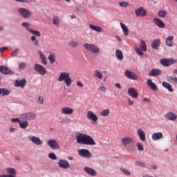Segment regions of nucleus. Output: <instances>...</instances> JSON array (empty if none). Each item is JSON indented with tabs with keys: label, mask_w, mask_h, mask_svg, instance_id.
<instances>
[{
	"label": "nucleus",
	"mask_w": 177,
	"mask_h": 177,
	"mask_svg": "<svg viewBox=\"0 0 177 177\" xmlns=\"http://www.w3.org/2000/svg\"><path fill=\"white\" fill-rule=\"evenodd\" d=\"M153 21L159 28H165V24H164L160 19L153 18Z\"/></svg>",
	"instance_id": "b1692460"
},
{
	"label": "nucleus",
	"mask_w": 177,
	"mask_h": 177,
	"mask_svg": "<svg viewBox=\"0 0 177 177\" xmlns=\"http://www.w3.org/2000/svg\"><path fill=\"white\" fill-rule=\"evenodd\" d=\"M27 67V63L20 62L19 64V70H25Z\"/></svg>",
	"instance_id": "a18cd8bd"
},
{
	"label": "nucleus",
	"mask_w": 177,
	"mask_h": 177,
	"mask_svg": "<svg viewBox=\"0 0 177 177\" xmlns=\"http://www.w3.org/2000/svg\"><path fill=\"white\" fill-rule=\"evenodd\" d=\"M86 118L90 121H92L93 124H95L98 120L97 115H96V114H95V113H93L92 111H88L87 112Z\"/></svg>",
	"instance_id": "2eb2a0df"
},
{
	"label": "nucleus",
	"mask_w": 177,
	"mask_h": 177,
	"mask_svg": "<svg viewBox=\"0 0 177 177\" xmlns=\"http://www.w3.org/2000/svg\"><path fill=\"white\" fill-rule=\"evenodd\" d=\"M57 81L59 82H64L66 86H71V84H73V79L71 78V76H70V73L67 72L61 73L57 77Z\"/></svg>",
	"instance_id": "f03ea898"
},
{
	"label": "nucleus",
	"mask_w": 177,
	"mask_h": 177,
	"mask_svg": "<svg viewBox=\"0 0 177 177\" xmlns=\"http://www.w3.org/2000/svg\"><path fill=\"white\" fill-rule=\"evenodd\" d=\"M48 59L50 63V64H53L56 62V53H51L49 54Z\"/></svg>",
	"instance_id": "473e14b6"
},
{
	"label": "nucleus",
	"mask_w": 177,
	"mask_h": 177,
	"mask_svg": "<svg viewBox=\"0 0 177 177\" xmlns=\"http://www.w3.org/2000/svg\"><path fill=\"white\" fill-rule=\"evenodd\" d=\"M22 27L24 28H26V31L28 32H30V34H32L33 35H35V37H41V32L38 30H35L32 28H30L31 24L28 22H22L21 24Z\"/></svg>",
	"instance_id": "423d86ee"
},
{
	"label": "nucleus",
	"mask_w": 177,
	"mask_h": 177,
	"mask_svg": "<svg viewBox=\"0 0 177 177\" xmlns=\"http://www.w3.org/2000/svg\"><path fill=\"white\" fill-rule=\"evenodd\" d=\"M100 117H109L110 115V109H102L100 112Z\"/></svg>",
	"instance_id": "72a5a7b5"
},
{
	"label": "nucleus",
	"mask_w": 177,
	"mask_h": 177,
	"mask_svg": "<svg viewBox=\"0 0 177 177\" xmlns=\"http://www.w3.org/2000/svg\"><path fill=\"white\" fill-rule=\"evenodd\" d=\"M21 120L19 118H12L11 119V122H18V124H20V121Z\"/></svg>",
	"instance_id": "4d7b16f0"
},
{
	"label": "nucleus",
	"mask_w": 177,
	"mask_h": 177,
	"mask_svg": "<svg viewBox=\"0 0 177 177\" xmlns=\"http://www.w3.org/2000/svg\"><path fill=\"white\" fill-rule=\"evenodd\" d=\"M28 139L30 140V142L36 146H42V145H44V141L37 136H28Z\"/></svg>",
	"instance_id": "6e6552de"
},
{
	"label": "nucleus",
	"mask_w": 177,
	"mask_h": 177,
	"mask_svg": "<svg viewBox=\"0 0 177 177\" xmlns=\"http://www.w3.org/2000/svg\"><path fill=\"white\" fill-rule=\"evenodd\" d=\"M18 14L23 19H30V17L32 16V13L30 10L25 8H19L17 10Z\"/></svg>",
	"instance_id": "0eeeda50"
},
{
	"label": "nucleus",
	"mask_w": 177,
	"mask_h": 177,
	"mask_svg": "<svg viewBox=\"0 0 177 177\" xmlns=\"http://www.w3.org/2000/svg\"><path fill=\"white\" fill-rule=\"evenodd\" d=\"M6 172L8 173V175H11V176H16V169L14 168L8 167L6 169Z\"/></svg>",
	"instance_id": "37998d69"
},
{
	"label": "nucleus",
	"mask_w": 177,
	"mask_h": 177,
	"mask_svg": "<svg viewBox=\"0 0 177 177\" xmlns=\"http://www.w3.org/2000/svg\"><path fill=\"white\" fill-rule=\"evenodd\" d=\"M38 104H44V97L39 96L37 99Z\"/></svg>",
	"instance_id": "6e6d98bb"
},
{
	"label": "nucleus",
	"mask_w": 177,
	"mask_h": 177,
	"mask_svg": "<svg viewBox=\"0 0 177 177\" xmlns=\"http://www.w3.org/2000/svg\"><path fill=\"white\" fill-rule=\"evenodd\" d=\"M34 45H35V46H38L39 45V40L36 39V40L34 41Z\"/></svg>",
	"instance_id": "69168bd1"
},
{
	"label": "nucleus",
	"mask_w": 177,
	"mask_h": 177,
	"mask_svg": "<svg viewBox=\"0 0 177 177\" xmlns=\"http://www.w3.org/2000/svg\"><path fill=\"white\" fill-rule=\"evenodd\" d=\"M135 165H138V167H142V168H146V165L142 161L135 162Z\"/></svg>",
	"instance_id": "8fccbe9b"
},
{
	"label": "nucleus",
	"mask_w": 177,
	"mask_h": 177,
	"mask_svg": "<svg viewBox=\"0 0 177 177\" xmlns=\"http://www.w3.org/2000/svg\"><path fill=\"white\" fill-rule=\"evenodd\" d=\"M160 45H161V41L160 39H155L151 43L152 49H158L160 48Z\"/></svg>",
	"instance_id": "c85d7f7f"
},
{
	"label": "nucleus",
	"mask_w": 177,
	"mask_h": 177,
	"mask_svg": "<svg viewBox=\"0 0 177 177\" xmlns=\"http://www.w3.org/2000/svg\"><path fill=\"white\" fill-rule=\"evenodd\" d=\"M34 70L38 73L39 75H45L46 74V68L39 64H35Z\"/></svg>",
	"instance_id": "1a4fd4ad"
},
{
	"label": "nucleus",
	"mask_w": 177,
	"mask_h": 177,
	"mask_svg": "<svg viewBox=\"0 0 177 177\" xmlns=\"http://www.w3.org/2000/svg\"><path fill=\"white\" fill-rule=\"evenodd\" d=\"M20 120H24L25 121H34L37 120V114L34 112H27L20 115Z\"/></svg>",
	"instance_id": "39448f33"
},
{
	"label": "nucleus",
	"mask_w": 177,
	"mask_h": 177,
	"mask_svg": "<svg viewBox=\"0 0 177 177\" xmlns=\"http://www.w3.org/2000/svg\"><path fill=\"white\" fill-rule=\"evenodd\" d=\"M84 171L86 172V174H88V175H90V176H96V171L95 169L89 167H84Z\"/></svg>",
	"instance_id": "393cba45"
},
{
	"label": "nucleus",
	"mask_w": 177,
	"mask_h": 177,
	"mask_svg": "<svg viewBox=\"0 0 177 177\" xmlns=\"http://www.w3.org/2000/svg\"><path fill=\"white\" fill-rule=\"evenodd\" d=\"M77 86H79V88H82L84 86V84L81 82L80 81L76 82Z\"/></svg>",
	"instance_id": "bf43d9fd"
},
{
	"label": "nucleus",
	"mask_w": 177,
	"mask_h": 177,
	"mask_svg": "<svg viewBox=\"0 0 177 177\" xmlns=\"http://www.w3.org/2000/svg\"><path fill=\"white\" fill-rule=\"evenodd\" d=\"M120 171L122 172H123V174H124V175H127V176L131 175V172L129 171H128V169H127L120 168Z\"/></svg>",
	"instance_id": "864d4df0"
},
{
	"label": "nucleus",
	"mask_w": 177,
	"mask_h": 177,
	"mask_svg": "<svg viewBox=\"0 0 177 177\" xmlns=\"http://www.w3.org/2000/svg\"><path fill=\"white\" fill-rule=\"evenodd\" d=\"M119 5L121 6V8H128V6H129V3L125 1L119 2Z\"/></svg>",
	"instance_id": "3c124183"
},
{
	"label": "nucleus",
	"mask_w": 177,
	"mask_h": 177,
	"mask_svg": "<svg viewBox=\"0 0 177 177\" xmlns=\"http://www.w3.org/2000/svg\"><path fill=\"white\" fill-rule=\"evenodd\" d=\"M152 140H161L162 138H164V136L162 135V133L161 132H157L153 133L151 136Z\"/></svg>",
	"instance_id": "bb28decb"
},
{
	"label": "nucleus",
	"mask_w": 177,
	"mask_h": 177,
	"mask_svg": "<svg viewBox=\"0 0 177 177\" xmlns=\"http://www.w3.org/2000/svg\"><path fill=\"white\" fill-rule=\"evenodd\" d=\"M127 100H128L129 106H132L133 104H135V101L131 100L130 98H127Z\"/></svg>",
	"instance_id": "680f3d73"
},
{
	"label": "nucleus",
	"mask_w": 177,
	"mask_h": 177,
	"mask_svg": "<svg viewBox=\"0 0 177 177\" xmlns=\"http://www.w3.org/2000/svg\"><path fill=\"white\" fill-rule=\"evenodd\" d=\"M79 45L80 43L74 39H71L68 41V46H70L71 48H77V46H78Z\"/></svg>",
	"instance_id": "79ce46f5"
},
{
	"label": "nucleus",
	"mask_w": 177,
	"mask_h": 177,
	"mask_svg": "<svg viewBox=\"0 0 177 177\" xmlns=\"http://www.w3.org/2000/svg\"><path fill=\"white\" fill-rule=\"evenodd\" d=\"M30 40L32 41H37V37H35V36H32V37H30Z\"/></svg>",
	"instance_id": "338daca9"
},
{
	"label": "nucleus",
	"mask_w": 177,
	"mask_h": 177,
	"mask_svg": "<svg viewBox=\"0 0 177 177\" xmlns=\"http://www.w3.org/2000/svg\"><path fill=\"white\" fill-rule=\"evenodd\" d=\"M140 48L138 46H134V50L139 56H143L145 55V53L143 52H146L147 50V44L143 39H140Z\"/></svg>",
	"instance_id": "7ed1b4c3"
},
{
	"label": "nucleus",
	"mask_w": 177,
	"mask_h": 177,
	"mask_svg": "<svg viewBox=\"0 0 177 177\" xmlns=\"http://www.w3.org/2000/svg\"><path fill=\"white\" fill-rule=\"evenodd\" d=\"M120 27L124 32V35L127 37V35H129V30L128 29V27H127V26H125V24H122V22H120Z\"/></svg>",
	"instance_id": "c9c22d12"
},
{
	"label": "nucleus",
	"mask_w": 177,
	"mask_h": 177,
	"mask_svg": "<svg viewBox=\"0 0 177 177\" xmlns=\"http://www.w3.org/2000/svg\"><path fill=\"white\" fill-rule=\"evenodd\" d=\"M173 41H174V36H169L167 37L165 40L167 46H169V48H172L174 46Z\"/></svg>",
	"instance_id": "7c9ffc66"
},
{
	"label": "nucleus",
	"mask_w": 177,
	"mask_h": 177,
	"mask_svg": "<svg viewBox=\"0 0 177 177\" xmlns=\"http://www.w3.org/2000/svg\"><path fill=\"white\" fill-rule=\"evenodd\" d=\"M19 52H20V50H19V48H16L10 54V56L12 57H15L16 56H17V55H19Z\"/></svg>",
	"instance_id": "de8ad7c7"
},
{
	"label": "nucleus",
	"mask_w": 177,
	"mask_h": 177,
	"mask_svg": "<svg viewBox=\"0 0 177 177\" xmlns=\"http://www.w3.org/2000/svg\"><path fill=\"white\" fill-rule=\"evenodd\" d=\"M37 53L40 57L42 64H44V66H46V64H48V62H46V56H45V54L42 53V51L41 50H38Z\"/></svg>",
	"instance_id": "cd10ccee"
},
{
	"label": "nucleus",
	"mask_w": 177,
	"mask_h": 177,
	"mask_svg": "<svg viewBox=\"0 0 177 177\" xmlns=\"http://www.w3.org/2000/svg\"><path fill=\"white\" fill-rule=\"evenodd\" d=\"M48 146L52 149V150H59L60 145L59 142L55 139H50L47 141Z\"/></svg>",
	"instance_id": "9b49d317"
},
{
	"label": "nucleus",
	"mask_w": 177,
	"mask_h": 177,
	"mask_svg": "<svg viewBox=\"0 0 177 177\" xmlns=\"http://www.w3.org/2000/svg\"><path fill=\"white\" fill-rule=\"evenodd\" d=\"M162 74V71L158 68H153L149 71V75L150 77H160Z\"/></svg>",
	"instance_id": "aec40b11"
},
{
	"label": "nucleus",
	"mask_w": 177,
	"mask_h": 177,
	"mask_svg": "<svg viewBox=\"0 0 177 177\" xmlns=\"http://www.w3.org/2000/svg\"><path fill=\"white\" fill-rule=\"evenodd\" d=\"M93 75L98 80H102V78H103V73H102V72H100L99 70H95L93 71Z\"/></svg>",
	"instance_id": "a19ab883"
},
{
	"label": "nucleus",
	"mask_w": 177,
	"mask_h": 177,
	"mask_svg": "<svg viewBox=\"0 0 177 177\" xmlns=\"http://www.w3.org/2000/svg\"><path fill=\"white\" fill-rule=\"evenodd\" d=\"M151 167L152 168V169H157L158 167L156 165H151Z\"/></svg>",
	"instance_id": "774afa93"
},
{
	"label": "nucleus",
	"mask_w": 177,
	"mask_h": 177,
	"mask_svg": "<svg viewBox=\"0 0 177 177\" xmlns=\"http://www.w3.org/2000/svg\"><path fill=\"white\" fill-rule=\"evenodd\" d=\"M137 135L142 142L146 141V133H145V131L142 129L137 130Z\"/></svg>",
	"instance_id": "a878e982"
},
{
	"label": "nucleus",
	"mask_w": 177,
	"mask_h": 177,
	"mask_svg": "<svg viewBox=\"0 0 177 177\" xmlns=\"http://www.w3.org/2000/svg\"><path fill=\"white\" fill-rule=\"evenodd\" d=\"M115 56L118 60H120V62L124 60V55L122 54V51H121V50H116Z\"/></svg>",
	"instance_id": "4c0bfd02"
},
{
	"label": "nucleus",
	"mask_w": 177,
	"mask_h": 177,
	"mask_svg": "<svg viewBox=\"0 0 177 177\" xmlns=\"http://www.w3.org/2000/svg\"><path fill=\"white\" fill-rule=\"evenodd\" d=\"M48 158H50V160H57V156L53 152H50L48 153Z\"/></svg>",
	"instance_id": "09e8293b"
},
{
	"label": "nucleus",
	"mask_w": 177,
	"mask_h": 177,
	"mask_svg": "<svg viewBox=\"0 0 177 177\" xmlns=\"http://www.w3.org/2000/svg\"><path fill=\"white\" fill-rule=\"evenodd\" d=\"M0 73L4 75H12L15 72L12 71L8 66H0Z\"/></svg>",
	"instance_id": "dca6fc26"
},
{
	"label": "nucleus",
	"mask_w": 177,
	"mask_h": 177,
	"mask_svg": "<svg viewBox=\"0 0 177 177\" xmlns=\"http://www.w3.org/2000/svg\"><path fill=\"white\" fill-rule=\"evenodd\" d=\"M74 113V110L68 106H65L61 109V114L63 115H71Z\"/></svg>",
	"instance_id": "f3484780"
},
{
	"label": "nucleus",
	"mask_w": 177,
	"mask_h": 177,
	"mask_svg": "<svg viewBox=\"0 0 177 177\" xmlns=\"http://www.w3.org/2000/svg\"><path fill=\"white\" fill-rule=\"evenodd\" d=\"M135 15L137 17H145L147 16V10H146L143 7H139L135 10Z\"/></svg>",
	"instance_id": "f8f14e48"
},
{
	"label": "nucleus",
	"mask_w": 177,
	"mask_h": 177,
	"mask_svg": "<svg viewBox=\"0 0 177 177\" xmlns=\"http://www.w3.org/2000/svg\"><path fill=\"white\" fill-rule=\"evenodd\" d=\"M28 125H30V123L24 120H21L19 124V128H21V129H26Z\"/></svg>",
	"instance_id": "2f4dec72"
},
{
	"label": "nucleus",
	"mask_w": 177,
	"mask_h": 177,
	"mask_svg": "<svg viewBox=\"0 0 177 177\" xmlns=\"http://www.w3.org/2000/svg\"><path fill=\"white\" fill-rule=\"evenodd\" d=\"M84 49H86V50H88V52H91V53H93L94 55H97V53H99V52H100V48H99V46L93 44H91V43H86L83 45Z\"/></svg>",
	"instance_id": "20e7f679"
},
{
	"label": "nucleus",
	"mask_w": 177,
	"mask_h": 177,
	"mask_svg": "<svg viewBox=\"0 0 177 177\" xmlns=\"http://www.w3.org/2000/svg\"><path fill=\"white\" fill-rule=\"evenodd\" d=\"M122 143L124 147H127L128 145L133 143V138L129 136L124 137L122 139Z\"/></svg>",
	"instance_id": "4be33fe9"
},
{
	"label": "nucleus",
	"mask_w": 177,
	"mask_h": 177,
	"mask_svg": "<svg viewBox=\"0 0 177 177\" xmlns=\"http://www.w3.org/2000/svg\"><path fill=\"white\" fill-rule=\"evenodd\" d=\"M0 177H16V176L8 175V174H1V175H0Z\"/></svg>",
	"instance_id": "0e129e2a"
},
{
	"label": "nucleus",
	"mask_w": 177,
	"mask_h": 177,
	"mask_svg": "<svg viewBox=\"0 0 177 177\" xmlns=\"http://www.w3.org/2000/svg\"><path fill=\"white\" fill-rule=\"evenodd\" d=\"M58 166L62 169H68L70 168V163L68 161L62 159L58 162Z\"/></svg>",
	"instance_id": "6ab92c4d"
},
{
	"label": "nucleus",
	"mask_w": 177,
	"mask_h": 177,
	"mask_svg": "<svg viewBox=\"0 0 177 177\" xmlns=\"http://www.w3.org/2000/svg\"><path fill=\"white\" fill-rule=\"evenodd\" d=\"M77 153L80 157H84V158H91L92 157V153L86 149H78Z\"/></svg>",
	"instance_id": "9d476101"
},
{
	"label": "nucleus",
	"mask_w": 177,
	"mask_h": 177,
	"mask_svg": "<svg viewBox=\"0 0 177 177\" xmlns=\"http://www.w3.org/2000/svg\"><path fill=\"white\" fill-rule=\"evenodd\" d=\"M167 80L170 84H172L173 85H177V77H172V76H167Z\"/></svg>",
	"instance_id": "e433bc0d"
},
{
	"label": "nucleus",
	"mask_w": 177,
	"mask_h": 177,
	"mask_svg": "<svg viewBox=\"0 0 177 177\" xmlns=\"http://www.w3.org/2000/svg\"><path fill=\"white\" fill-rule=\"evenodd\" d=\"M15 2H21L22 3H31L32 0H15Z\"/></svg>",
	"instance_id": "603ef678"
},
{
	"label": "nucleus",
	"mask_w": 177,
	"mask_h": 177,
	"mask_svg": "<svg viewBox=\"0 0 177 177\" xmlns=\"http://www.w3.org/2000/svg\"><path fill=\"white\" fill-rule=\"evenodd\" d=\"M106 90L107 88L104 86H101L99 87V91H100V92H106Z\"/></svg>",
	"instance_id": "13d9d810"
},
{
	"label": "nucleus",
	"mask_w": 177,
	"mask_h": 177,
	"mask_svg": "<svg viewBox=\"0 0 177 177\" xmlns=\"http://www.w3.org/2000/svg\"><path fill=\"white\" fill-rule=\"evenodd\" d=\"M124 75L127 78H129V80H132L133 81H138V75L129 70L124 71Z\"/></svg>",
	"instance_id": "ddd939ff"
},
{
	"label": "nucleus",
	"mask_w": 177,
	"mask_h": 177,
	"mask_svg": "<svg viewBox=\"0 0 177 177\" xmlns=\"http://www.w3.org/2000/svg\"><path fill=\"white\" fill-rule=\"evenodd\" d=\"M165 118H167L169 121H175V120H177V115L171 111H169L165 114Z\"/></svg>",
	"instance_id": "412c9836"
},
{
	"label": "nucleus",
	"mask_w": 177,
	"mask_h": 177,
	"mask_svg": "<svg viewBox=\"0 0 177 177\" xmlns=\"http://www.w3.org/2000/svg\"><path fill=\"white\" fill-rule=\"evenodd\" d=\"M137 148H138V150H139V151H143V150H145L143 145L140 144V142L137 143Z\"/></svg>",
	"instance_id": "5fc2aeb1"
},
{
	"label": "nucleus",
	"mask_w": 177,
	"mask_h": 177,
	"mask_svg": "<svg viewBox=\"0 0 177 177\" xmlns=\"http://www.w3.org/2000/svg\"><path fill=\"white\" fill-rule=\"evenodd\" d=\"M90 30H92L93 31H95L96 32H102V28L100 26H96L93 24L89 25Z\"/></svg>",
	"instance_id": "ea45409f"
},
{
	"label": "nucleus",
	"mask_w": 177,
	"mask_h": 177,
	"mask_svg": "<svg viewBox=\"0 0 177 177\" xmlns=\"http://www.w3.org/2000/svg\"><path fill=\"white\" fill-rule=\"evenodd\" d=\"M27 84V80L26 79H22L20 80H16L15 82V86L16 88H21L22 89L26 88Z\"/></svg>",
	"instance_id": "a211bd4d"
},
{
	"label": "nucleus",
	"mask_w": 177,
	"mask_h": 177,
	"mask_svg": "<svg viewBox=\"0 0 177 177\" xmlns=\"http://www.w3.org/2000/svg\"><path fill=\"white\" fill-rule=\"evenodd\" d=\"M147 84L150 89H151L152 91H157V85H156V84H154V82H153L151 79L147 80Z\"/></svg>",
	"instance_id": "c756f323"
},
{
	"label": "nucleus",
	"mask_w": 177,
	"mask_h": 177,
	"mask_svg": "<svg viewBox=\"0 0 177 177\" xmlns=\"http://www.w3.org/2000/svg\"><path fill=\"white\" fill-rule=\"evenodd\" d=\"M9 95H10V91L0 88V96H9Z\"/></svg>",
	"instance_id": "58836bf2"
},
{
	"label": "nucleus",
	"mask_w": 177,
	"mask_h": 177,
	"mask_svg": "<svg viewBox=\"0 0 177 177\" xmlns=\"http://www.w3.org/2000/svg\"><path fill=\"white\" fill-rule=\"evenodd\" d=\"M158 16L160 17H165L167 16V11L165 10H159L158 12Z\"/></svg>",
	"instance_id": "49530a36"
},
{
	"label": "nucleus",
	"mask_w": 177,
	"mask_h": 177,
	"mask_svg": "<svg viewBox=\"0 0 177 177\" xmlns=\"http://www.w3.org/2000/svg\"><path fill=\"white\" fill-rule=\"evenodd\" d=\"M5 50H8V47H1L0 48V53H2L3 52H5Z\"/></svg>",
	"instance_id": "e2e57ef3"
},
{
	"label": "nucleus",
	"mask_w": 177,
	"mask_h": 177,
	"mask_svg": "<svg viewBox=\"0 0 177 177\" xmlns=\"http://www.w3.org/2000/svg\"><path fill=\"white\" fill-rule=\"evenodd\" d=\"M175 63H176V61L175 59H160V64H162L163 67H169V66H172V64H174Z\"/></svg>",
	"instance_id": "4468645a"
},
{
	"label": "nucleus",
	"mask_w": 177,
	"mask_h": 177,
	"mask_svg": "<svg viewBox=\"0 0 177 177\" xmlns=\"http://www.w3.org/2000/svg\"><path fill=\"white\" fill-rule=\"evenodd\" d=\"M115 86L118 88V89H122V86L120 83H115Z\"/></svg>",
	"instance_id": "052dcab7"
},
{
	"label": "nucleus",
	"mask_w": 177,
	"mask_h": 177,
	"mask_svg": "<svg viewBox=\"0 0 177 177\" xmlns=\"http://www.w3.org/2000/svg\"><path fill=\"white\" fill-rule=\"evenodd\" d=\"M53 23L54 26H59V24H60V18L57 16H54L53 18Z\"/></svg>",
	"instance_id": "c03bdc74"
},
{
	"label": "nucleus",
	"mask_w": 177,
	"mask_h": 177,
	"mask_svg": "<svg viewBox=\"0 0 177 177\" xmlns=\"http://www.w3.org/2000/svg\"><path fill=\"white\" fill-rule=\"evenodd\" d=\"M162 85L164 88L167 89L169 92H174V88H172V85L167 82H162Z\"/></svg>",
	"instance_id": "f704fd0d"
},
{
	"label": "nucleus",
	"mask_w": 177,
	"mask_h": 177,
	"mask_svg": "<svg viewBox=\"0 0 177 177\" xmlns=\"http://www.w3.org/2000/svg\"><path fill=\"white\" fill-rule=\"evenodd\" d=\"M127 95H129V96H131V97H133V99H136L138 95V91H136V89L133 88H129L127 90Z\"/></svg>",
	"instance_id": "5701e85b"
},
{
	"label": "nucleus",
	"mask_w": 177,
	"mask_h": 177,
	"mask_svg": "<svg viewBox=\"0 0 177 177\" xmlns=\"http://www.w3.org/2000/svg\"><path fill=\"white\" fill-rule=\"evenodd\" d=\"M77 143L79 145H84L86 146H96V142L93 138L85 133H78L76 136Z\"/></svg>",
	"instance_id": "f257e3e1"
}]
</instances>
